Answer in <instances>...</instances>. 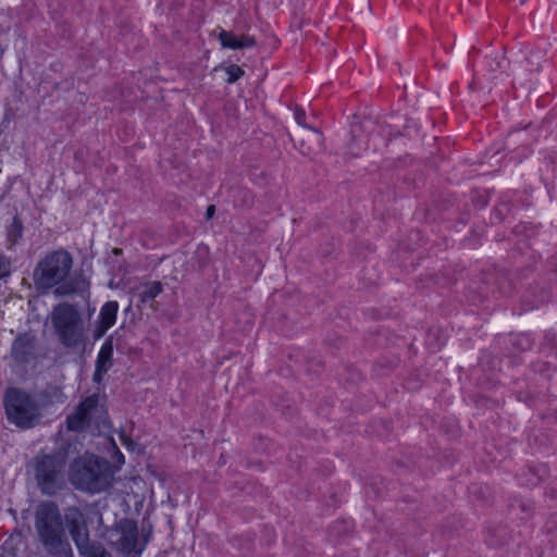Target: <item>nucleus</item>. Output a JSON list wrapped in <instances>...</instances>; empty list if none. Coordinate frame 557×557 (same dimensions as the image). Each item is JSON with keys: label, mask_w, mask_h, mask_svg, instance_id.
<instances>
[{"label": "nucleus", "mask_w": 557, "mask_h": 557, "mask_svg": "<svg viewBox=\"0 0 557 557\" xmlns=\"http://www.w3.org/2000/svg\"><path fill=\"white\" fill-rule=\"evenodd\" d=\"M73 257L65 249L47 253L35 267L33 281L40 295L52 292L55 297L83 296L89 282L82 272H72Z\"/></svg>", "instance_id": "nucleus-1"}, {"label": "nucleus", "mask_w": 557, "mask_h": 557, "mask_svg": "<svg viewBox=\"0 0 557 557\" xmlns=\"http://www.w3.org/2000/svg\"><path fill=\"white\" fill-rule=\"evenodd\" d=\"M35 529L45 550L52 557H74L62 517L52 502L41 503L35 513Z\"/></svg>", "instance_id": "nucleus-2"}, {"label": "nucleus", "mask_w": 557, "mask_h": 557, "mask_svg": "<svg viewBox=\"0 0 557 557\" xmlns=\"http://www.w3.org/2000/svg\"><path fill=\"white\" fill-rule=\"evenodd\" d=\"M69 475L75 488L90 494L108 490L113 481L111 463L92 454L75 458L70 466Z\"/></svg>", "instance_id": "nucleus-3"}, {"label": "nucleus", "mask_w": 557, "mask_h": 557, "mask_svg": "<svg viewBox=\"0 0 557 557\" xmlns=\"http://www.w3.org/2000/svg\"><path fill=\"white\" fill-rule=\"evenodd\" d=\"M3 406L8 421L21 430L36 426L42 418L37 396L20 387L5 389Z\"/></svg>", "instance_id": "nucleus-4"}, {"label": "nucleus", "mask_w": 557, "mask_h": 557, "mask_svg": "<svg viewBox=\"0 0 557 557\" xmlns=\"http://www.w3.org/2000/svg\"><path fill=\"white\" fill-rule=\"evenodd\" d=\"M51 322L59 341L65 347L75 348L84 343V321L75 306L67 302L54 306Z\"/></svg>", "instance_id": "nucleus-5"}, {"label": "nucleus", "mask_w": 557, "mask_h": 557, "mask_svg": "<svg viewBox=\"0 0 557 557\" xmlns=\"http://www.w3.org/2000/svg\"><path fill=\"white\" fill-rule=\"evenodd\" d=\"M65 458L61 454H38L32 461V471L42 494L53 495L63 485Z\"/></svg>", "instance_id": "nucleus-6"}, {"label": "nucleus", "mask_w": 557, "mask_h": 557, "mask_svg": "<svg viewBox=\"0 0 557 557\" xmlns=\"http://www.w3.org/2000/svg\"><path fill=\"white\" fill-rule=\"evenodd\" d=\"M106 409L98 394L86 397L76 407L75 411L67 416L66 425L70 431L81 432L92 422L97 425L104 422Z\"/></svg>", "instance_id": "nucleus-7"}, {"label": "nucleus", "mask_w": 557, "mask_h": 557, "mask_svg": "<svg viewBox=\"0 0 557 557\" xmlns=\"http://www.w3.org/2000/svg\"><path fill=\"white\" fill-rule=\"evenodd\" d=\"M64 519L70 535L79 554H88L91 547L99 544L98 542L90 541L87 520L79 508H67L64 515Z\"/></svg>", "instance_id": "nucleus-8"}, {"label": "nucleus", "mask_w": 557, "mask_h": 557, "mask_svg": "<svg viewBox=\"0 0 557 557\" xmlns=\"http://www.w3.org/2000/svg\"><path fill=\"white\" fill-rule=\"evenodd\" d=\"M116 531L120 537L116 540V545L124 554L131 555L136 553L139 555L143 548H137L138 544V528L135 521L124 519L116 525Z\"/></svg>", "instance_id": "nucleus-9"}, {"label": "nucleus", "mask_w": 557, "mask_h": 557, "mask_svg": "<svg viewBox=\"0 0 557 557\" xmlns=\"http://www.w3.org/2000/svg\"><path fill=\"white\" fill-rule=\"evenodd\" d=\"M35 336L28 333L18 335L11 347V356L18 364L28 363L35 358Z\"/></svg>", "instance_id": "nucleus-10"}, {"label": "nucleus", "mask_w": 557, "mask_h": 557, "mask_svg": "<svg viewBox=\"0 0 557 557\" xmlns=\"http://www.w3.org/2000/svg\"><path fill=\"white\" fill-rule=\"evenodd\" d=\"M298 147L304 156L317 154L323 150V135L314 127L305 126L300 133Z\"/></svg>", "instance_id": "nucleus-11"}, {"label": "nucleus", "mask_w": 557, "mask_h": 557, "mask_svg": "<svg viewBox=\"0 0 557 557\" xmlns=\"http://www.w3.org/2000/svg\"><path fill=\"white\" fill-rule=\"evenodd\" d=\"M119 304L116 301L106 302L100 310L98 325L95 330V337L100 338L115 323Z\"/></svg>", "instance_id": "nucleus-12"}, {"label": "nucleus", "mask_w": 557, "mask_h": 557, "mask_svg": "<svg viewBox=\"0 0 557 557\" xmlns=\"http://www.w3.org/2000/svg\"><path fill=\"white\" fill-rule=\"evenodd\" d=\"M113 341L112 337L106 339L102 344L96 361L94 380L100 381L102 374L107 373L112 367Z\"/></svg>", "instance_id": "nucleus-13"}, {"label": "nucleus", "mask_w": 557, "mask_h": 557, "mask_svg": "<svg viewBox=\"0 0 557 557\" xmlns=\"http://www.w3.org/2000/svg\"><path fill=\"white\" fill-rule=\"evenodd\" d=\"M219 40L222 47L230 49H245L251 48L256 45L255 37L249 35H243L240 37H237L232 32L227 30L220 32Z\"/></svg>", "instance_id": "nucleus-14"}, {"label": "nucleus", "mask_w": 557, "mask_h": 557, "mask_svg": "<svg viewBox=\"0 0 557 557\" xmlns=\"http://www.w3.org/2000/svg\"><path fill=\"white\" fill-rule=\"evenodd\" d=\"M162 290L163 287L160 282H148L138 286L134 295L139 302L146 304L153 300Z\"/></svg>", "instance_id": "nucleus-15"}, {"label": "nucleus", "mask_w": 557, "mask_h": 557, "mask_svg": "<svg viewBox=\"0 0 557 557\" xmlns=\"http://www.w3.org/2000/svg\"><path fill=\"white\" fill-rule=\"evenodd\" d=\"M8 240L14 245L23 236V224L18 218H14L7 232Z\"/></svg>", "instance_id": "nucleus-16"}, {"label": "nucleus", "mask_w": 557, "mask_h": 557, "mask_svg": "<svg viewBox=\"0 0 557 557\" xmlns=\"http://www.w3.org/2000/svg\"><path fill=\"white\" fill-rule=\"evenodd\" d=\"M226 73L228 75L226 82L230 84L235 83L244 75V71L236 64H232L226 67Z\"/></svg>", "instance_id": "nucleus-17"}, {"label": "nucleus", "mask_w": 557, "mask_h": 557, "mask_svg": "<svg viewBox=\"0 0 557 557\" xmlns=\"http://www.w3.org/2000/svg\"><path fill=\"white\" fill-rule=\"evenodd\" d=\"M81 555L85 557H111V555L103 548L100 543L91 547L88 554Z\"/></svg>", "instance_id": "nucleus-18"}, {"label": "nucleus", "mask_w": 557, "mask_h": 557, "mask_svg": "<svg viewBox=\"0 0 557 557\" xmlns=\"http://www.w3.org/2000/svg\"><path fill=\"white\" fill-rule=\"evenodd\" d=\"M11 273V262L5 257H0V278L9 276Z\"/></svg>", "instance_id": "nucleus-19"}, {"label": "nucleus", "mask_w": 557, "mask_h": 557, "mask_svg": "<svg viewBox=\"0 0 557 557\" xmlns=\"http://www.w3.org/2000/svg\"><path fill=\"white\" fill-rule=\"evenodd\" d=\"M305 119H306L305 111L301 108H296V110H295V120L302 127V129H305V126H308L305 123Z\"/></svg>", "instance_id": "nucleus-20"}, {"label": "nucleus", "mask_w": 557, "mask_h": 557, "mask_svg": "<svg viewBox=\"0 0 557 557\" xmlns=\"http://www.w3.org/2000/svg\"><path fill=\"white\" fill-rule=\"evenodd\" d=\"M506 67V60L502 58L499 61H495V64H491L492 71L504 70Z\"/></svg>", "instance_id": "nucleus-21"}, {"label": "nucleus", "mask_w": 557, "mask_h": 557, "mask_svg": "<svg viewBox=\"0 0 557 557\" xmlns=\"http://www.w3.org/2000/svg\"><path fill=\"white\" fill-rule=\"evenodd\" d=\"M214 212H215V207L213 205H210L206 211L207 219H211L213 216Z\"/></svg>", "instance_id": "nucleus-22"}, {"label": "nucleus", "mask_w": 557, "mask_h": 557, "mask_svg": "<svg viewBox=\"0 0 557 557\" xmlns=\"http://www.w3.org/2000/svg\"><path fill=\"white\" fill-rule=\"evenodd\" d=\"M121 458H124V455L120 454V456H117V459H121Z\"/></svg>", "instance_id": "nucleus-23"}, {"label": "nucleus", "mask_w": 557, "mask_h": 557, "mask_svg": "<svg viewBox=\"0 0 557 557\" xmlns=\"http://www.w3.org/2000/svg\"><path fill=\"white\" fill-rule=\"evenodd\" d=\"M121 458H124V455L120 454V456H117V459H121Z\"/></svg>", "instance_id": "nucleus-24"}]
</instances>
